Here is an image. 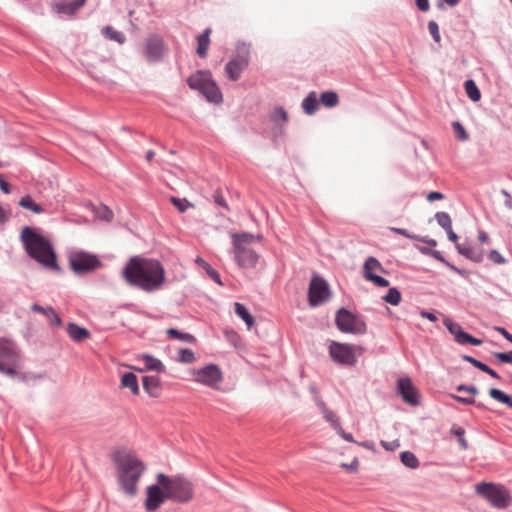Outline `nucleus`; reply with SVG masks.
<instances>
[{
  "label": "nucleus",
  "instance_id": "nucleus-62",
  "mask_svg": "<svg viewBox=\"0 0 512 512\" xmlns=\"http://www.w3.org/2000/svg\"><path fill=\"white\" fill-rule=\"evenodd\" d=\"M313 401L315 405L319 408V410L322 412L324 409L327 408L325 402L323 401L322 397L320 395H316L313 397Z\"/></svg>",
  "mask_w": 512,
  "mask_h": 512
},
{
  "label": "nucleus",
  "instance_id": "nucleus-17",
  "mask_svg": "<svg viewBox=\"0 0 512 512\" xmlns=\"http://www.w3.org/2000/svg\"><path fill=\"white\" fill-rule=\"evenodd\" d=\"M443 323L448 331L454 336L457 343L461 345L469 344L473 346L482 344L481 339L475 338L469 333L465 332L459 324L454 323L451 319L446 318L444 319Z\"/></svg>",
  "mask_w": 512,
  "mask_h": 512
},
{
  "label": "nucleus",
  "instance_id": "nucleus-60",
  "mask_svg": "<svg viewBox=\"0 0 512 512\" xmlns=\"http://www.w3.org/2000/svg\"><path fill=\"white\" fill-rule=\"evenodd\" d=\"M495 330L500 333L507 341L512 343V334L509 333L504 327L497 326Z\"/></svg>",
  "mask_w": 512,
  "mask_h": 512
},
{
  "label": "nucleus",
  "instance_id": "nucleus-41",
  "mask_svg": "<svg viewBox=\"0 0 512 512\" xmlns=\"http://www.w3.org/2000/svg\"><path fill=\"white\" fill-rule=\"evenodd\" d=\"M171 202L181 213L185 212L189 207H193V204L186 198L171 197Z\"/></svg>",
  "mask_w": 512,
  "mask_h": 512
},
{
  "label": "nucleus",
  "instance_id": "nucleus-53",
  "mask_svg": "<svg viewBox=\"0 0 512 512\" xmlns=\"http://www.w3.org/2000/svg\"><path fill=\"white\" fill-rule=\"evenodd\" d=\"M431 257H433L437 261L443 263L446 267H447V263H450L448 260L445 259V257L442 255V253L438 250H432Z\"/></svg>",
  "mask_w": 512,
  "mask_h": 512
},
{
  "label": "nucleus",
  "instance_id": "nucleus-21",
  "mask_svg": "<svg viewBox=\"0 0 512 512\" xmlns=\"http://www.w3.org/2000/svg\"><path fill=\"white\" fill-rule=\"evenodd\" d=\"M86 1L87 0H59L55 5V10L59 14L72 16L84 6Z\"/></svg>",
  "mask_w": 512,
  "mask_h": 512
},
{
  "label": "nucleus",
  "instance_id": "nucleus-63",
  "mask_svg": "<svg viewBox=\"0 0 512 512\" xmlns=\"http://www.w3.org/2000/svg\"><path fill=\"white\" fill-rule=\"evenodd\" d=\"M415 240L419 241V242L426 243L431 247H435L437 245V241L435 239L429 238L427 236H425V237L418 236V239H415Z\"/></svg>",
  "mask_w": 512,
  "mask_h": 512
},
{
  "label": "nucleus",
  "instance_id": "nucleus-15",
  "mask_svg": "<svg viewBox=\"0 0 512 512\" xmlns=\"http://www.w3.org/2000/svg\"><path fill=\"white\" fill-rule=\"evenodd\" d=\"M383 267L379 260L373 256L368 257L363 266V274L366 280L372 282L377 287H388L389 281L373 271H383Z\"/></svg>",
  "mask_w": 512,
  "mask_h": 512
},
{
  "label": "nucleus",
  "instance_id": "nucleus-5",
  "mask_svg": "<svg viewBox=\"0 0 512 512\" xmlns=\"http://www.w3.org/2000/svg\"><path fill=\"white\" fill-rule=\"evenodd\" d=\"M261 239L262 236H255L247 232L232 234V253L239 267L244 269L256 267L259 255L250 247V245L254 240Z\"/></svg>",
  "mask_w": 512,
  "mask_h": 512
},
{
  "label": "nucleus",
  "instance_id": "nucleus-59",
  "mask_svg": "<svg viewBox=\"0 0 512 512\" xmlns=\"http://www.w3.org/2000/svg\"><path fill=\"white\" fill-rule=\"evenodd\" d=\"M501 194L505 197V206L508 208V209H512V196L511 194L505 190V189H502L501 190Z\"/></svg>",
  "mask_w": 512,
  "mask_h": 512
},
{
  "label": "nucleus",
  "instance_id": "nucleus-6",
  "mask_svg": "<svg viewBox=\"0 0 512 512\" xmlns=\"http://www.w3.org/2000/svg\"><path fill=\"white\" fill-rule=\"evenodd\" d=\"M186 82L190 89L198 91L208 102L219 104L223 101L222 92L209 70H197Z\"/></svg>",
  "mask_w": 512,
  "mask_h": 512
},
{
  "label": "nucleus",
  "instance_id": "nucleus-9",
  "mask_svg": "<svg viewBox=\"0 0 512 512\" xmlns=\"http://www.w3.org/2000/svg\"><path fill=\"white\" fill-rule=\"evenodd\" d=\"M335 323L337 328L343 333L362 335L367 332V325L362 317L344 307L337 310Z\"/></svg>",
  "mask_w": 512,
  "mask_h": 512
},
{
  "label": "nucleus",
  "instance_id": "nucleus-47",
  "mask_svg": "<svg viewBox=\"0 0 512 512\" xmlns=\"http://www.w3.org/2000/svg\"><path fill=\"white\" fill-rule=\"evenodd\" d=\"M488 258L495 264H505L507 262V260L496 249H493L488 253Z\"/></svg>",
  "mask_w": 512,
  "mask_h": 512
},
{
  "label": "nucleus",
  "instance_id": "nucleus-13",
  "mask_svg": "<svg viewBox=\"0 0 512 512\" xmlns=\"http://www.w3.org/2000/svg\"><path fill=\"white\" fill-rule=\"evenodd\" d=\"M193 380L208 387H214L221 382L222 372L218 365L207 364L193 371Z\"/></svg>",
  "mask_w": 512,
  "mask_h": 512
},
{
  "label": "nucleus",
  "instance_id": "nucleus-31",
  "mask_svg": "<svg viewBox=\"0 0 512 512\" xmlns=\"http://www.w3.org/2000/svg\"><path fill=\"white\" fill-rule=\"evenodd\" d=\"M234 307L235 314L247 324L248 328H251L255 320L253 316L249 313L247 308L242 303L239 302H236L234 304Z\"/></svg>",
  "mask_w": 512,
  "mask_h": 512
},
{
  "label": "nucleus",
  "instance_id": "nucleus-29",
  "mask_svg": "<svg viewBox=\"0 0 512 512\" xmlns=\"http://www.w3.org/2000/svg\"><path fill=\"white\" fill-rule=\"evenodd\" d=\"M19 206L24 209L30 210L35 214H41L45 212V209L42 205L36 203L30 195L23 196L19 202Z\"/></svg>",
  "mask_w": 512,
  "mask_h": 512
},
{
  "label": "nucleus",
  "instance_id": "nucleus-16",
  "mask_svg": "<svg viewBox=\"0 0 512 512\" xmlns=\"http://www.w3.org/2000/svg\"><path fill=\"white\" fill-rule=\"evenodd\" d=\"M164 54V41L157 35H151L147 38L144 47V56L148 62H159Z\"/></svg>",
  "mask_w": 512,
  "mask_h": 512
},
{
  "label": "nucleus",
  "instance_id": "nucleus-11",
  "mask_svg": "<svg viewBox=\"0 0 512 512\" xmlns=\"http://www.w3.org/2000/svg\"><path fill=\"white\" fill-rule=\"evenodd\" d=\"M332 292L328 282L320 275L314 274L308 288V302L311 307H318L328 301Z\"/></svg>",
  "mask_w": 512,
  "mask_h": 512
},
{
  "label": "nucleus",
  "instance_id": "nucleus-58",
  "mask_svg": "<svg viewBox=\"0 0 512 512\" xmlns=\"http://www.w3.org/2000/svg\"><path fill=\"white\" fill-rule=\"evenodd\" d=\"M416 6L419 10L426 12L430 8L429 0H415Z\"/></svg>",
  "mask_w": 512,
  "mask_h": 512
},
{
  "label": "nucleus",
  "instance_id": "nucleus-52",
  "mask_svg": "<svg viewBox=\"0 0 512 512\" xmlns=\"http://www.w3.org/2000/svg\"><path fill=\"white\" fill-rule=\"evenodd\" d=\"M337 432V434L342 437L345 441L347 442H351V443H357L354 438H353V435L351 433H347L344 431V429L342 428V426H340V429H337L335 430Z\"/></svg>",
  "mask_w": 512,
  "mask_h": 512
},
{
  "label": "nucleus",
  "instance_id": "nucleus-56",
  "mask_svg": "<svg viewBox=\"0 0 512 512\" xmlns=\"http://www.w3.org/2000/svg\"><path fill=\"white\" fill-rule=\"evenodd\" d=\"M444 197L445 196L443 193L438 192V191H433L427 195V200L430 202H433L435 200H442V199H444Z\"/></svg>",
  "mask_w": 512,
  "mask_h": 512
},
{
  "label": "nucleus",
  "instance_id": "nucleus-22",
  "mask_svg": "<svg viewBox=\"0 0 512 512\" xmlns=\"http://www.w3.org/2000/svg\"><path fill=\"white\" fill-rule=\"evenodd\" d=\"M142 385L144 391L153 398H158L161 395L162 387L158 376L150 375L142 378Z\"/></svg>",
  "mask_w": 512,
  "mask_h": 512
},
{
  "label": "nucleus",
  "instance_id": "nucleus-39",
  "mask_svg": "<svg viewBox=\"0 0 512 512\" xmlns=\"http://www.w3.org/2000/svg\"><path fill=\"white\" fill-rule=\"evenodd\" d=\"M322 415H323V418L329 422L331 424V426L337 430V429H340V426H341V423L339 421V418L337 417V415L331 411L330 409H328V407L326 409H324L322 412Z\"/></svg>",
  "mask_w": 512,
  "mask_h": 512
},
{
  "label": "nucleus",
  "instance_id": "nucleus-2",
  "mask_svg": "<svg viewBox=\"0 0 512 512\" xmlns=\"http://www.w3.org/2000/svg\"><path fill=\"white\" fill-rule=\"evenodd\" d=\"M122 277L129 286L151 293L163 285L166 272L157 259L133 256L123 267Z\"/></svg>",
  "mask_w": 512,
  "mask_h": 512
},
{
  "label": "nucleus",
  "instance_id": "nucleus-37",
  "mask_svg": "<svg viewBox=\"0 0 512 512\" xmlns=\"http://www.w3.org/2000/svg\"><path fill=\"white\" fill-rule=\"evenodd\" d=\"M382 299L393 306H397L401 302L402 295L398 288L392 287Z\"/></svg>",
  "mask_w": 512,
  "mask_h": 512
},
{
  "label": "nucleus",
  "instance_id": "nucleus-7",
  "mask_svg": "<svg viewBox=\"0 0 512 512\" xmlns=\"http://www.w3.org/2000/svg\"><path fill=\"white\" fill-rule=\"evenodd\" d=\"M20 355L15 342L0 338V373L11 378L25 380V376L17 371Z\"/></svg>",
  "mask_w": 512,
  "mask_h": 512
},
{
  "label": "nucleus",
  "instance_id": "nucleus-18",
  "mask_svg": "<svg viewBox=\"0 0 512 512\" xmlns=\"http://www.w3.org/2000/svg\"><path fill=\"white\" fill-rule=\"evenodd\" d=\"M248 65L249 53L239 54L227 62L225 65V73L230 80L237 81Z\"/></svg>",
  "mask_w": 512,
  "mask_h": 512
},
{
  "label": "nucleus",
  "instance_id": "nucleus-40",
  "mask_svg": "<svg viewBox=\"0 0 512 512\" xmlns=\"http://www.w3.org/2000/svg\"><path fill=\"white\" fill-rule=\"evenodd\" d=\"M452 128L455 132L456 138L460 141H467L469 139V134L464 128V126L459 121L452 122Z\"/></svg>",
  "mask_w": 512,
  "mask_h": 512
},
{
  "label": "nucleus",
  "instance_id": "nucleus-19",
  "mask_svg": "<svg viewBox=\"0 0 512 512\" xmlns=\"http://www.w3.org/2000/svg\"><path fill=\"white\" fill-rule=\"evenodd\" d=\"M397 389L404 402L411 406L419 404V393L410 378H400L397 381Z\"/></svg>",
  "mask_w": 512,
  "mask_h": 512
},
{
  "label": "nucleus",
  "instance_id": "nucleus-50",
  "mask_svg": "<svg viewBox=\"0 0 512 512\" xmlns=\"http://www.w3.org/2000/svg\"><path fill=\"white\" fill-rule=\"evenodd\" d=\"M207 275L218 285L223 286L220 274L212 268V266L206 271Z\"/></svg>",
  "mask_w": 512,
  "mask_h": 512
},
{
  "label": "nucleus",
  "instance_id": "nucleus-3",
  "mask_svg": "<svg viewBox=\"0 0 512 512\" xmlns=\"http://www.w3.org/2000/svg\"><path fill=\"white\" fill-rule=\"evenodd\" d=\"M20 240L27 255L55 271H60L57 256L50 241L39 234L34 228L25 226L21 230Z\"/></svg>",
  "mask_w": 512,
  "mask_h": 512
},
{
  "label": "nucleus",
  "instance_id": "nucleus-42",
  "mask_svg": "<svg viewBox=\"0 0 512 512\" xmlns=\"http://www.w3.org/2000/svg\"><path fill=\"white\" fill-rule=\"evenodd\" d=\"M451 397L462 404L465 405H476L478 408L484 409L486 408L485 405L482 402H476V400L473 397H462L455 394H452Z\"/></svg>",
  "mask_w": 512,
  "mask_h": 512
},
{
  "label": "nucleus",
  "instance_id": "nucleus-10",
  "mask_svg": "<svg viewBox=\"0 0 512 512\" xmlns=\"http://www.w3.org/2000/svg\"><path fill=\"white\" fill-rule=\"evenodd\" d=\"M476 492L497 509H504L509 505L510 494L503 486L482 482L477 484Z\"/></svg>",
  "mask_w": 512,
  "mask_h": 512
},
{
  "label": "nucleus",
  "instance_id": "nucleus-43",
  "mask_svg": "<svg viewBox=\"0 0 512 512\" xmlns=\"http://www.w3.org/2000/svg\"><path fill=\"white\" fill-rule=\"evenodd\" d=\"M178 360L182 363H192L195 360V354L191 349L183 348L179 350Z\"/></svg>",
  "mask_w": 512,
  "mask_h": 512
},
{
  "label": "nucleus",
  "instance_id": "nucleus-24",
  "mask_svg": "<svg viewBox=\"0 0 512 512\" xmlns=\"http://www.w3.org/2000/svg\"><path fill=\"white\" fill-rule=\"evenodd\" d=\"M141 360L144 362V368L139 369L140 372L143 371H156L158 373H164L165 372V365L162 363L161 360L158 358H155L154 356L150 354H141L139 356Z\"/></svg>",
  "mask_w": 512,
  "mask_h": 512
},
{
  "label": "nucleus",
  "instance_id": "nucleus-23",
  "mask_svg": "<svg viewBox=\"0 0 512 512\" xmlns=\"http://www.w3.org/2000/svg\"><path fill=\"white\" fill-rule=\"evenodd\" d=\"M31 310L46 316L52 326L60 327L62 325V320L59 314L51 306L43 307L37 303H34L31 306Z\"/></svg>",
  "mask_w": 512,
  "mask_h": 512
},
{
  "label": "nucleus",
  "instance_id": "nucleus-38",
  "mask_svg": "<svg viewBox=\"0 0 512 512\" xmlns=\"http://www.w3.org/2000/svg\"><path fill=\"white\" fill-rule=\"evenodd\" d=\"M435 220L437 221L438 225L442 227L444 230H447L452 227V220L447 212H437L435 214Z\"/></svg>",
  "mask_w": 512,
  "mask_h": 512
},
{
  "label": "nucleus",
  "instance_id": "nucleus-28",
  "mask_svg": "<svg viewBox=\"0 0 512 512\" xmlns=\"http://www.w3.org/2000/svg\"><path fill=\"white\" fill-rule=\"evenodd\" d=\"M121 386L130 389L133 395L139 394L137 376L132 372H126L121 377Z\"/></svg>",
  "mask_w": 512,
  "mask_h": 512
},
{
  "label": "nucleus",
  "instance_id": "nucleus-27",
  "mask_svg": "<svg viewBox=\"0 0 512 512\" xmlns=\"http://www.w3.org/2000/svg\"><path fill=\"white\" fill-rule=\"evenodd\" d=\"M302 109L307 115L314 114L319 107V100L317 99L316 92H310L302 101Z\"/></svg>",
  "mask_w": 512,
  "mask_h": 512
},
{
  "label": "nucleus",
  "instance_id": "nucleus-51",
  "mask_svg": "<svg viewBox=\"0 0 512 512\" xmlns=\"http://www.w3.org/2000/svg\"><path fill=\"white\" fill-rule=\"evenodd\" d=\"M393 232H395L396 234H399V235H402L408 239H412V240H415V239H418V235H415V234H411L407 229H404V228H392L391 229Z\"/></svg>",
  "mask_w": 512,
  "mask_h": 512
},
{
  "label": "nucleus",
  "instance_id": "nucleus-35",
  "mask_svg": "<svg viewBox=\"0 0 512 512\" xmlns=\"http://www.w3.org/2000/svg\"><path fill=\"white\" fill-rule=\"evenodd\" d=\"M401 462L410 469H416L420 463L414 453L410 451H403L400 454Z\"/></svg>",
  "mask_w": 512,
  "mask_h": 512
},
{
  "label": "nucleus",
  "instance_id": "nucleus-44",
  "mask_svg": "<svg viewBox=\"0 0 512 512\" xmlns=\"http://www.w3.org/2000/svg\"><path fill=\"white\" fill-rule=\"evenodd\" d=\"M428 31L435 42H440L439 26L435 21L431 20L428 22Z\"/></svg>",
  "mask_w": 512,
  "mask_h": 512
},
{
  "label": "nucleus",
  "instance_id": "nucleus-46",
  "mask_svg": "<svg viewBox=\"0 0 512 512\" xmlns=\"http://www.w3.org/2000/svg\"><path fill=\"white\" fill-rule=\"evenodd\" d=\"M494 357L499 363H511L512 364V351L495 352Z\"/></svg>",
  "mask_w": 512,
  "mask_h": 512
},
{
  "label": "nucleus",
  "instance_id": "nucleus-45",
  "mask_svg": "<svg viewBox=\"0 0 512 512\" xmlns=\"http://www.w3.org/2000/svg\"><path fill=\"white\" fill-rule=\"evenodd\" d=\"M213 200H214L215 205L225 209L226 211H229L228 204L220 190L215 191V193L213 195Z\"/></svg>",
  "mask_w": 512,
  "mask_h": 512
},
{
  "label": "nucleus",
  "instance_id": "nucleus-25",
  "mask_svg": "<svg viewBox=\"0 0 512 512\" xmlns=\"http://www.w3.org/2000/svg\"><path fill=\"white\" fill-rule=\"evenodd\" d=\"M211 28H206L200 35L197 36V49L196 53L200 58H205L208 53L210 45Z\"/></svg>",
  "mask_w": 512,
  "mask_h": 512
},
{
  "label": "nucleus",
  "instance_id": "nucleus-4",
  "mask_svg": "<svg viewBox=\"0 0 512 512\" xmlns=\"http://www.w3.org/2000/svg\"><path fill=\"white\" fill-rule=\"evenodd\" d=\"M118 468V478L124 492L130 496L137 493V483L145 470V465L136 456L117 453L113 457Z\"/></svg>",
  "mask_w": 512,
  "mask_h": 512
},
{
  "label": "nucleus",
  "instance_id": "nucleus-33",
  "mask_svg": "<svg viewBox=\"0 0 512 512\" xmlns=\"http://www.w3.org/2000/svg\"><path fill=\"white\" fill-rule=\"evenodd\" d=\"M489 396L493 398L494 400L507 405L508 407L512 408V396L504 393L500 389L497 388H491L489 390Z\"/></svg>",
  "mask_w": 512,
  "mask_h": 512
},
{
  "label": "nucleus",
  "instance_id": "nucleus-14",
  "mask_svg": "<svg viewBox=\"0 0 512 512\" xmlns=\"http://www.w3.org/2000/svg\"><path fill=\"white\" fill-rule=\"evenodd\" d=\"M270 120L273 123L271 137L274 142H277L286 133V125L289 120L288 113L282 106L275 107L270 113Z\"/></svg>",
  "mask_w": 512,
  "mask_h": 512
},
{
  "label": "nucleus",
  "instance_id": "nucleus-48",
  "mask_svg": "<svg viewBox=\"0 0 512 512\" xmlns=\"http://www.w3.org/2000/svg\"><path fill=\"white\" fill-rule=\"evenodd\" d=\"M462 359L463 361L465 362H468L470 364H472L475 368L479 369V370H483L484 367H485V363L477 360L476 358L472 357V356H469V355H463L462 356Z\"/></svg>",
  "mask_w": 512,
  "mask_h": 512
},
{
  "label": "nucleus",
  "instance_id": "nucleus-26",
  "mask_svg": "<svg viewBox=\"0 0 512 512\" xmlns=\"http://www.w3.org/2000/svg\"><path fill=\"white\" fill-rule=\"evenodd\" d=\"M67 333L69 337L76 342H81L90 337V333L86 328L80 327L73 322L67 325Z\"/></svg>",
  "mask_w": 512,
  "mask_h": 512
},
{
  "label": "nucleus",
  "instance_id": "nucleus-8",
  "mask_svg": "<svg viewBox=\"0 0 512 512\" xmlns=\"http://www.w3.org/2000/svg\"><path fill=\"white\" fill-rule=\"evenodd\" d=\"M68 262L71 270L79 276L94 272L103 266L97 255L84 250L70 252Z\"/></svg>",
  "mask_w": 512,
  "mask_h": 512
},
{
  "label": "nucleus",
  "instance_id": "nucleus-55",
  "mask_svg": "<svg viewBox=\"0 0 512 512\" xmlns=\"http://www.w3.org/2000/svg\"><path fill=\"white\" fill-rule=\"evenodd\" d=\"M358 460L357 459H354L351 463L347 464V463H342L341 464V467L345 468L346 470L350 471V472H356L357 471V468H358Z\"/></svg>",
  "mask_w": 512,
  "mask_h": 512
},
{
  "label": "nucleus",
  "instance_id": "nucleus-61",
  "mask_svg": "<svg viewBox=\"0 0 512 512\" xmlns=\"http://www.w3.org/2000/svg\"><path fill=\"white\" fill-rule=\"evenodd\" d=\"M420 316L422 318L428 319L431 322H436L438 320L437 316L433 312H429V311H426V310H422L420 312Z\"/></svg>",
  "mask_w": 512,
  "mask_h": 512
},
{
  "label": "nucleus",
  "instance_id": "nucleus-49",
  "mask_svg": "<svg viewBox=\"0 0 512 512\" xmlns=\"http://www.w3.org/2000/svg\"><path fill=\"white\" fill-rule=\"evenodd\" d=\"M456 389L459 392H469L472 395H476L478 393V388L474 385L460 384Z\"/></svg>",
  "mask_w": 512,
  "mask_h": 512
},
{
  "label": "nucleus",
  "instance_id": "nucleus-20",
  "mask_svg": "<svg viewBox=\"0 0 512 512\" xmlns=\"http://www.w3.org/2000/svg\"><path fill=\"white\" fill-rule=\"evenodd\" d=\"M455 246L459 254L475 263H480L484 259V251L473 248L468 242L457 243Z\"/></svg>",
  "mask_w": 512,
  "mask_h": 512
},
{
  "label": "nucleus",
  "instance_id": "nucleus-12",
  "mask_svg": "<svg viewBox=\"0 0 512 512\" xmlns=\"http://www.w3.org/2000/svg\"><path fill=\"white\" fill-rule=\"evenodd\" d=\"M329 356L334 362L343 366H354L357 362L354 346L348 343L332 341L329 345Z\"/></svg>",
  "mask_w": 512,
  "mask_h": 512
},
{
  "label": "nucleus",
  "instance_id": "nucleus-34",
  "mask_svg": "<svg viewBox=\"0 0 512 512\" xmlns=\"http://www.w3.org/2000/svg\"><path fill=\"white\" fill-rule=\"evenodd\" d=\"M320 101L324 106L332 108L339 103V97L338 94L334 91H326L321 93Z\"/></svg>",
  "mask_w": 512,
  "mask_h": 512
},
{
  "label": "nucleus",
  "instance_id": "nucleus-1",
  "mask_svg": "<svg viewBox=\"0 0 512 512\" xmlns=\"http://www.w3.org/2000/svg\"><path fill=\"white\" fill-rule=\"evenodd\" d=\"M156 480L155 484L146 489L144 507L147 512L157 511L166 500L186 504L194 497L192 482L182 475L158 473Z\"/></svg>",
  "mask_w": 512,
  "mask_h": 512
},
{
  "label": "nucleus",
  "instance_id": "nucleus-30",
  "mask_svg": "<svg viewBox=\"0 0 512 512\" xmlns=\"http://www.w3.org/2000/svg\"><path fill=\"white\" fill-rule=\"evenodd\" d=\"M102 35L112 41L117 42L118 44H123L126 41V36L123 32L115 30L112 26L107 25L101 30Z\"/></svg>",
  "mask_w": 512,
  "mask_h": 512
},
{
  "label": "nucleus",
  "instance_id": "nucleus-64",
  "mask_svg": "<svg viewBox=\"0 0 512 512\" xmlns=\"http://www.w3.org/2000/svg\"><path fill=\"white\" fill-rule=\"evenodd\" d=\"M195 263H196L199 267H201L202 269H204V270H205V272H206V271L211 267V265H210L208 262H206L203 258H201V257H199V256L195 259Z\"/></svg>",
  "mask_w": 512,
  "mask_h": 512
},
{
  "label": "nucleus",
  "instance_id": "nucleus-54",
  "mask_svg": "<svg viewBox=\"0 0 512 512\" xmlns=\"http://www.w3.org/2000/svg\"><path fill=\"white\" fill-rule=\"evenodd\" d=\"M381 446L388 451H393L399 447V442L398 440H394L392 442L381 441Z\"/></svg>",
  "mask_w": 512,
  "mask_h": 512
},
{
  "label": "nucleus",
  "instance_id": "nucleus-36",
  "mask_svg": "<svg viewBox=\"0 0 512 512\" xmlns=\"http://www.w3.org/2000/svg\"><path fill=\"white\" fill-rule=\"evenodd\" d=\"M167 335L170 338L179 339V340H181L183 342H186V343H193L195 341V337L192 334L186 333V332H181V331H179L178 329H175V328H170L167 331Z\"/></svg>",
  "mask_w": 512,
  "mask_h": 512
},
{
  "label": "nucleus",
  "instance_id": "nucleus-32",
  "mask_svg": "<svg viewBox=\"0 0 512 512\" xmlns=\"http://www.w3.org/2000/svg\"><path fill=\"white\" fill-rule=\"evenodd\" d=\"M464 88L467 96L473 102H477L481 98V92L476 85L475 81L472 79H468L464 82Z\"/></svg>",
  "mask_w": 512,
  "mask_h": 512
},
{
  "label": "nucleus",
  "instance_id": "nucleus-57",
  "mask_svg": "<svg viewBox=\"0 0 512 512\" xmlns=\"http://www.w3.org/2000/svg\"><path fill=\"white\" fill-rule=\"evenodd\" d=\"M447 267L457 273L458 275L462 276V277H466L468 275V272L464 269H460L458 268L457 266H455L454 264H452L451 262L450 263H447Z\"/></svg>",
  "mask_w": 512,
  "mask_h": 512
}]
</instances>
